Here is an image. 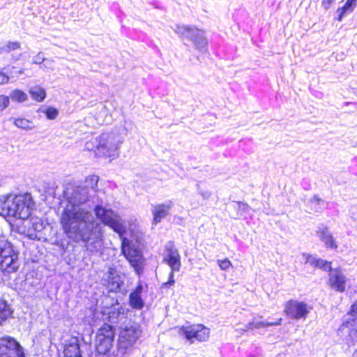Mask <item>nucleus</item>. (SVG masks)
Wrapping results in <instances>:
<instances>
[{
  "label": "nucleus",
  "instance_id": "obj_33",
  "mask_svg": "<svg viewBox=\"0 0 357 357\" xmlns=\"http://www.w3.org/2000/svg\"><path fill=\"white\" fill-rule=\"evenodd\" d=\"M302 258L305 264H309L312 266H316V264L318 262V259L308 254L303 253L302 255Z\"/></svg>",
  "mask_w": 357,
  "mask_h": 357
},
{
  "label": "nucleus",
  "instance_id": "obj_20",
  "mask_svg": "<svg viewBox=\"0 0 357 357\" xmlns=\"http://www.w3.org/2000/svg\"><path fill=\"white\" fill-rule=\"evenodd\" d=\"M107 277V288L109 291L116 292L120 290L121 285L123 284V281L121 279V277L112 272L109 271Z\"/></svg>",
  "mask_w": 357,
  "mask_h": 357
},
{
  "label": "nucleus",
  "instance_id": "obj_36",
  "mask_svg": "<svg viewBox=\"0 0 357 357\" xmlns=\"http://www.w3.org/2000/svg\"><path fill=\"white\" fill-rule=\"evenodd\" d=\"M317 263L316 264L315 267H319V268H321L324 271H332L331 270V263L327 261H325L321 259H318Z\"/></svg>",
  "mask_w": 357,
  "mask_h": 357
},
{
  "label": "nucleus",
  "instance_id": "obj_42",
  "mask_svg": "<svg viewBox=\"0 0 357 357\" xmlns=\"http://www.w3.org/2000/svg\"><path fill=\"white\" fill-rule=\"evenodd\" d=\"M334 1L335 0H322L321 6L324 8L325 10H328Z\"/></svg>",
  "mask_w": 357,
  "mask_h": 357
},
{
  "label": "nucleus",
  "instance_id": "obj_39",
  "mask_svg": "<svg viewBox=\"0 0 357 357\" xmlns=\"http://www.w3.org/2000/svg\"><path fill=\"white\" fill-rule=\"evenodd\" d=\"M9 103V97L4 95H0V111H3L4 109L8 107Z\"/></svg>",
  "mask_w": 357,
  "mask_h": 357
},
{
  "label": "nucleus",
  "instance_id": "obj_2",
  "mask_svg": "<svg viewBox=\"0 0 357 357\" xmlns=\"http://www.w3.org/2000/svg\"><path fill=\"white\" fill-rule=\"evenodd\" d=\"M123 137L118 132L103 133L94 140L87 142L86 149L93 150L98 157H117Z\"/></svg>",
  "mask_w": 357,
  "mask_h": 357
},
{
  "label": "nucleus",
  "instance_id": "obj_43",
  "mask_svg": "<svg viewBox=\"0 0 357 357\" xmlns=\"http://www.w3.org/2000/svg\"><path fill=\"white\" fill-rule=\"evenodd\" d=\"M199 193L203 197L204 199H208L211 197V192L208 191L199 190Z\"/></svg>",
  "mask_w": 357,
  "mask_h": 357
},
{
  "label": "nucleus",
  "instance_id": "obj_34",
  "mask_svg": "<svg viewBox=\"0 0 357 357\" xmlns=\"http://www.w3.org/2000/svg\"><path fill=\"white\" fill-rule=\"evenodd\" d=\"M235 208L239 211L238 214L243 215L244 213H247L250 209V206L246 203L236 202H235Z\"/></svg>",
  "mask_w": 357,
  "mask_h": 357
},
{
  "label": "nucleus",
  "instance_id": "obj_24",
  "mask_svg": "<svg viewBox=\"0 0 357 357\" xmlns=\"http://www.w3.org/2000/svg\"><path fill=\"white\" fill-rule=\"evenodd\" d=\"M357 0H347L343 7L338 8L337 13L338 14L337 20L342 21L343 17L347 13H351L356 6Z\"/></svg>",
  "mask_w": 357,
  "mask_h": 357
},
{
  "label": "nucleus",
  "instance_id": "obj_8",
  "mask_svg": "<svg viewBox=\"0 0 357 357\" xmlns=\"http://www.w3.org/2000/svg\"><path fill=\"white\" fill-rule=\"evenodd\" d=\"M0 357H25L24 348L14 337H0Z\"/></svg>",
  "mask_w": 357,
  "mask_h": 357
},
{
  "label": "nucleus",
  "instance_id": "obj_17",
  "mask_svg": "<svg viewBox=\"0 0 357 357\" xmlns=\"http://www.w3.org/2000/svg\"><path fill=\"white\" fill-rule=\"evenodd\" d=\"M21 197L26 198V200H24V202L22 203H19V206H17V218L26 220L28 219L31 215L33 207V202L29 194L22 195Z\"/></svg>",
  "mask_w": 357,
  "mask_h": 357
},
{
  "label": "nucleus",
  "instance_id": "obj_25",
  "mask_svg": "<svg viewBox=\"0 0 357 357\" xmlns=\"http://www.w3.org/2000/svg\"><path fill=\"white\" fill-rule=\"evenodd\" d=\"M319 237L321 241L325 243L326 248L331 249H336L337 248L333 235L327 229H323L320 232Z\"/></svg>",
  "mask_w": 357,
  "mask_h": 357
},
{
  "label": "nucleus",
  "instance_id": "obj_7",
  "mask_svg": "<svg viewBox=\"0 0 357 357\" xmlns=\"http://www.w3.org/2000/svg\"><path fill=\"white\" fill-rule=\"evenodd\" d=\"M114 333L110 325L105 324L96 335V350L100 354L105 355L112 348Z\"/></svg>",
  "mask_w": 357,
  "mask_h": 357
},
{
  "label": "nucleus",
  "instance_id": "obj_12",
  "mask_svg": "<svg viewBox=\"0 0 357 357\" xmlns=\"http://www.w3.org/2000/svg\"><path fill=\"white\" fill-rule=\"evenodd\" d=\"M284 312L291 319H305L310 312V307L303 302L290 300L286 303Z\"/></svg>",
  "mask_w": 357,
  "mask_h": 357
},
{
  "label": "nucleus",
  "instance_id": "obj_29",
  "mask_svg": "<svg viewBox=\"0 0 357 357\" xmlns=\"http://www.w3.org/2000/svg\"><path fill=\"white\" fill-rule=\"evenodd\" d=\"M29 93L32 98L38 102L43 101L46 96L45 91L43 88L38 86L31 89Z\"/></svg>",
  "mask_w": 357,
  "mask_h": 357
},
{
  "label": "nucleus",
  "instance_id": "obj_30",
  "mask_svg": "<svg viewBox=\"0 0 357 357\" xmlns=\"http://www.w3.org/2000/svg\"><path fill=\"white\" fill-rule=\"evenodd\" d=\"M11 99L20 102H24L27 100V95L24 91L20 90H14L10 95Z\"/></svg>",
  "mask_w": 357,
  "mask_h": 357
},
{
  "label": "nucleus",
  "instance_id": "obj_28",
  "mask_svg": "<svg viewBox=\"0 0 357 357\" xmlns=\"http://www.w3.org/2000/svg\"><path fill=\"white\" fill-rule=\"evenodd\" d=\"M33 63L39 64L40 68L43 69L45 68H52V64L53 61L47 60L43 56L42 52H39L37 55L33 58Z\"/></svg>",
  "mask_w": 357,
  "mask_h": 357
},
{
  "label": "nucleus",
  "instance_id": "obj_40",
  "mask_svg": "<svg viewBox=\"0 0 357 357\" xmlns=\"http://www.w3.org/2000/svg\"><path fill=\"white\" fill-rule=\"evenodd\" d=\"M218 264L220 268L223 271H227L229 267L231 266V263L228 259H225L222 260H218Z\"/></svg>",
  "mask_w": 357,
  "mask_h": 357
},
{
  "label": "nucleus",
  "instance_id": "obj_5",
  "mask_svg": "<svg viewBox=\"0 0 357 357\" xmlns=\"http://www.w3.org/2000/svg\"><path fill=\"white\" fill-rule=\"evenodd\" d=\"M121 251L125 257L128 260L130 265L135 268V270L139 273L142 270L144 258L143 257L139 244L134 243L128 238L121 237Z\"/></svg>",
  "mask_w": 357,
  "mask_h": 357
},
{
  "label": "nucleus",
  "instance_id": "obj_6",
  "mask_svg": "<svg viewBox=\"0 0 357 357\" xmlns=\"http://www.w3.org/2000/svg\"><path fill=\"white\" fill-rule=\"evenodd\" d=\"M18 257L14 252L11 244L3 238H0V269L8 273L18 268Z\"/></svg>",
  "mask_w": 357,
  "mask_h": 357
},
{
  "label": "nucleus",
  "instance_id": "obj_44",
  "mask_svg": "<svg viewBox=\"0 0 357 357\" xmlns=\"http://www.w3.org/2000/svg\"><path fill=\"white\" fill-rule=\"evenodd\" d=\"M352 357H357V349L353 353Z\"/></svg>",
  "mask_w": 357,
  "mask_h": 357
},
{
  "label": "nucleus",
  "instance_id": "obj_41",
  "mask_svg": "<svg viewBox=\"0 0 357 357\" xmlns=\"http://www.w3.org/2000/svg\"><path fill=\"white\" fill-rule=\"evenodd\" d=\"M9 81V77L5 73L0 71V85L8 83Z\"/></svg>",
  "mask_w": 357,
  "mask_h": 357
},
{
  "label": "nucleus",
  "instance_id": "obj_15",
  "mask_svg": "<svg viewBox=\"0 0 357 357\" xmlns=\"http://www.w3.org/2000/svg\"><path fill=\"white\" fill-rule=\"evenodd\" d=\"M64 357H82L79 340L76 337H70L63 344Z\"/></svg>",
  "mask_w": 357,
  "mask_h": 357
},
{
  "label": "nucleus",
  "instance_id": "obj_14",
  "mask_svg": "<svg viewBox=\"0 0 357 357\" xmlns=\"http://www.w3.org/2000/svg\"><path fill=\"white\" fill-rule=\"evenodd\" d=\"M173 206L172 201L169 200L164 204H158L153 206L152 214L153 215L152 224L154 225L160 223L162 220L166 218Z\"/></svg>",
  "mask_w": 357,
  "mask_h": 357
},
{
  "label": "nucleus",
  "instance_id": "obj_45",
  "mask_svg": "<svg viewBox=\"0 0 357 357\" xmlns=\"http://www.w3.org/2000/svg\"><path fill=\"white\" fill-rule=\"evenodd\" d=\"M345 105H348L349 104H352V102H346L344 103Z\"/></svg>",
  "mask_w": 357,
  "mask_h": 357
},
{
  "label": "nucleus",
  "instance_id": "obj_3",
  "mask_svg": "<svg viewBox=\"0 0 357 357\" xmlns=\"http://www.w3.org/2000/svg\"><path fill=\"white\" fill-rule=\"evenodd\" d=\"M98 220L104 225L109 226L115 232L122 237L126 233V228L123 225L121 217L114 211L97 204L93 207Z\"/></svg>",
  "mask_w": 357,
  "mask_h": 357
},
{
  "label": "nucleus",
  "instance_id": "obj_10",
  "mask_svg": "<svg viewBox=\"0 0 357 357\" xmlns=\"http://www.w3.org/2000/svg\"><path fill=\"white\" fill-rule=\"evenodd\" d=\"M22 195H8L0 199V215L2 216H11L17 218V208L19 203H22L26 198L21 197Z\"/></svg>",
  "mask_w": 357,
  "mask_h": 357
},
{
  "label": "nucleus",
  "instance_id": "obj_16",
  "mask_svg": "<svg viewBox=\"0 0 357 357\" xmlns=\"http://www.w3.org/2000/svg\"><path fill=\"white\" fill-rule=\"evenodd\" d=\"M164 260L165 261H167L168 265L170 266L171 272H170V273L169 275V280H168V281L166 282H164L162 284V287L169 288V287H171L172 286H173L175 284L174 272L175 271H178L180 270L181 266V257H180V255H178L175 256V257H169V258H165Z\"/></svg>",
  "mask_w": 357,
  "mask_h": 357
},
{
  "label": "nucleus",
  "instance_id": "obj_31",
  "mask_svg": "<svg viewBox=\"0 0 357 357\" xmlns=\"http://www.w3.org/2000/svg\"><path fill=\"white\" fill-rule=\"evenodd\" d=\"M166 256L165 258H169L179 255L178 250L175 248L173 242L169 241L165 245Z\"/></svg>",
  "mask_w": 357,
  "mask_h": 357
},
{
  "label": "nucleus",
  "instance_id": "obj_38",
  "mask_svg": "<svg viewBox=\"0 0 357 357\" xmlns=\"http://www.w3.org/2000/svg\"><path fill=\"white\" fill-rule=\"evenodd\" d=\"M45 113L48 119L53 120L56 118L59 112L56 109L53 107H49L45 110Z\"/></svg>",
  "mask_w": 357,
  "mask_h": 357
},
{
  "label": "nucleus",
  "instance_id": "obj_27",
  "mask_svg": "<svg viewBox=\"0 0 357 357\" xmlns=\"http://www.w3.org/2000/svg\"><path fill=\"white\" fill-rule=\"evenodd\" d=\"M14 125L21 129L30 130L34 128V123L24 118L15 119L13 121Z\"/></svg>",
  "mask_w": 357,
  "mask_h": 357
},
{
  "label": "nucleus",
  "instance_id": "obj_26",
  "mask_svg": "<svg viewBox=\"0 0 357 357\" xmlns=\"http://www.w3.org/2000/svg\"><path fill=\"white\" fill-rule=\"evenodd\" d=\"M309 204L312 210L315 212H321L325 207L326 201L319 198L317 195H314V197L310 199Z\"/></svg>",
  "mask_w": 357,
  "mask_h": 357
},
{
  "label": "nucleus",
  "instance_id": "obj_22",
  "mask_svg": "<svg viewBox=\"0 0 357 357\" xmlns=\"http://www.w3.org/2000/svg\"><path fill=\"white\" fill-rule=\"evenodd\" d=\"M282 320V319L280 318L277 321L275 322L253 321L252 322H250L248 323V324L245 325L244 328H238V330L247 331L248 330L253 328H260L267 326H278L281 324Z\"/></svg>",
  "mask_w": 357,
  "mask_h": 357
},
{
  "label": "nucleus",
  "instance_id": "obj_23",
  "mask_svg": "<svg viewBox=\"0 0 357 357\" xmlns=\"http://www.w3.org/2000/svg\"><path fill=\"white\" fill-rule=\"evenodd\" d=\"M13 310L5 300L0 298V325L13 315Z\"/></svg>",
  "mask_w": 357,
  "mask_h": 357
},
{
  "label": "nucleus",
  "instance_id": "obj_37",
  "mask_svg": "<svg viewBox=\"0 0 357 357\" xmlns=\"http://www.w3.org/2000/svg\"><path fill=\"white\" fill-rule=\"evenodd\" d=\"M345 318L355 319V321H357V300L351 305V310Z\"/></svg>",
  "mask_w": 357,
  "mask_h": 357
},
{
  "label": "nucleus",
  "instance_id": "obj_1",
  "mask_svg": "<svg viewBox=\"0 0 357 357\" xmlns=\"http://www.w3.org/2000/svg\"><path fill=\"white\" fill-rule=\"evenodd\" d=\"M65 195L66 204L60 218L64 233L76 243H84L86 250L91 254L100 252L103 245V233L90 204L93 197L86 188L80 185L68 189Z\"/></svg>",
  "mask_w": 357,
  "mask_h": 357
},
{
  "label": "nucleus",
  "instance_id": "obj_32",
  "mask_svg": "<svg viewBox=\"0 0 357 357\" xmlns=\"http://www.w3.org/2000/svg\"><path fill=\"white\" fill-rule=\"evenodd\" d=\"M20 48V43L19 42H8L6 47H0V54L3 52H10V51L18 50Z\"/></svg>",
  "mask_w": 357,
  "mask_h": 357
},
{
  "label": "nucleus",
  "instance_id": "obj_18",
  "mask_svg": "<svg viewBox=\"0 0 357 357\" xmlns=\"http://www.w3.org/2000/svg\"><path fill=\"white\" fill-rule=\"evenodd\" d=\"M143 286L139 284L129 295V305L135 310H141L144 306V302L142 298Z\"/></svg>",
  "mask_w": 357,
  "mask_h": 357
},
{
  "label": "nucleus",
  "instance_id": "obj_35",
  "mask_svg": "<svg viewBox=\"0 0 357 357\" xmlns=\"http://www.w3.org/2000/svg\"><path fill=\"white\" fill-rule=\"evenodd\" d=\"M109 321L112 324H118L120 320L124 318V314L120 312L110 313L109 315Z\"/></svg>",
  "mask_w": 357,
  "mask_h": 357
},
{
  "label": "nucleus",
  "instance_id": "obj_4",
  "mask_svg": "<svg viewBox=\"0 0 357 357\" xmlns=\"http://www.w3.org/2000/svg\"><path fill=\"white\" fill-rule=\"evenodd\" d=\"M173 30L183 38L192 41L195 47L202 53L207 51L208 42L202 30L192 26L177 24Z\"/></svg>",
  "mask_w": 357,
  "mask_h": 357
},
{
  "label": "nucleus",
  "instance_id": "obj_9",
  "mask_svg": "<svg viewBox=\"0 0 357 357\" xmlns=\"http://www.w3.org/2000/svg\"><path fill=\"white\" fill-rule=\"evenodd\" d=\"M141 334L139 326L134 322L128 323L119 334V344L123 349L131 347Z\"/></svg>",
  "mask_w": 357,
  "mask_h": 357
},
{
  "label": "nucleus",
  "instance_id": "obj_13",
  "mask_svg": "<svg viewBox=\"0 0 357 357\" xmlns=\"http://www.w3.org/2000/svg\"><path fill=\"white\" fill-rule=\"evenodd\" d=\"M329 283L332 289L339 292L346 289L347 277L340 270L331 271L329 275Z\"/></svg>",
  "mask_w": 357,
  "mask_h": 357
},
{
  "label": "nucleus",
  "instance_id": "obj_21",
  "mask_svg": "<svg viewBox=\"0 0 357 357\" xmlns=\"http://www.w3.org/2000/svg\"><path fill=\"white\" fill-rule=\"evenodd\" d=\"M99 181V177L96 175H91L88 176L84 183L83 185H81L82 188H86L87 191L89 192V194L93 198V196L98 191V183Z\"/></svg>",
  "mask_w": 357,
  "mask_h": 357
},
{
  "label": "nucleus",
  "instance_id": "obj_19",
  "mask_svg": "<svg viewBox=\"0 0 357 357\" xmlns=\"http://www.w3.org/2000/svg\"><path fill=\"white\" fill-rule=\"evenodd\" d=\"M31 227L28 229V236L31 239H39L37 232L44 229V224L42 220L37 217H32L30 219Z\"/></svg>",
  "mask_w": 357,
  "mask_h": 357
},
{
  "label": "nucleus",
  "instance_id": "obj_11",
  "mask_svg": "<svg viewBox=\"0 0 357 357\" xmlns=\"http://www.w3.org/2000/svg\"><path fill=\"white\" fill-rule=\"evenodd\" d=\"M180 334L184 335L192 344L193 339L199 342L206 341L209 337L210 329L202 324L183 326L180 329Z\"/></svg>",
  "mask_w": 357,
  "mask_h": 357
}]
</instances>
